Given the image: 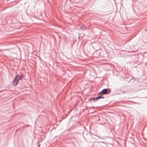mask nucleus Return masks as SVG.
Returning <instances> with one entry per match:
<instances>
[{
	"label": "nucleus",
	"mask_w": 147,
	"mask_h": 147,
	"mask_svg": "<svg viewBox=\"0 0 147 147\" xmlns=\"http://www.w3.org/2000/svg\"><path fill=\"white\" fill-rule=\"evenodd\" d=\"M100 93L102 94H105L108 93V90L107 89H104L102 90L100 92Z\"/></svg>",
	"instance_id": "f257e3e1"
},
{
	"label": "nucleus",
	"mask_w": 147,
	"mask_h": 147,
	"mask_svg": "<svg viewBox=\"0 0 147 147\" xmlns=\"http://www.w3.org/2000/svg\"><path fill=\"white\" fill-rule=\"evenodd\" d=\"M18 80L16 77L14 79L13 81V84L14 86H16L18 82Z\"/></svg>",
	"instance_id": "f03ea898"
},
{
	"label": "nucleus",
	"mask_w": 147,
	"mask_h": 147,
	"mask_svg": "<svg viewBox=\"0 0 147 147\" xmlns=\"http://www.w3.org/2000/svg\"><path fill=\"white\" fill-rule=\"evenodd\" d=\"M23 77V75H21L18 76L17 75L15 77L16 78V79L19 81L20 80H21Z\"/></svg>",
	"instance_id": "7ed1b4c3"
},
{
	"label": "nucleus",
	"mask_w": 147,
	"mask_h": 147,
	"mask_svg": "<svg viewBox=\"0 0 147 147\" xmlns=\"http://www.w3.org/2000/svg\"><path fill=\"white\" fill-rule=\"evenodd\" d=\"M103 98V97L101 96H99V97H97L95 98H93V99L95 100H97L98 99H99V98Z\"/></svg>",
	"instance_id": "20e7f679"
}]
</instances>
